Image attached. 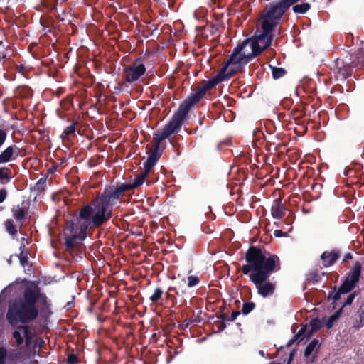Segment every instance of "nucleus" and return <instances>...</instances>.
I'll list each match as a JSON object with an SVG mask.
<instances>
[{
    "label": "nucleus",
    "mask_w": 364,
    "mask_h": 364,
    "mask_svg": "<svg viewBox=\"0 0 364 364\" xmlns=\"http://www.w3.org/2000/svg\"><path fill=\"white\" fill-rule=\"evenodd\" d=\"M247 264L242 267L244 274H249L257 294L263 298L272 296L276 283L268 281L273 272L281 269L279 257L256 246H250L245 253Z\"/></svg>",
    "instance_id": "f257e3e1"
},
{
    "label": "nucleus",
    "mask_w": 364,
    "mask_h": 364,
    "mask_svg": "<svg viewBox=\"0 0 364 364\" xmlns=\"http://www.w3.org/2000/svg\"><path fill=\"white\" fill-rule=\"evenodd\" d=\"M50 305L48 296L41 292L40 287L27 288L24 289L22 297L9 304L6 318L11 327L22 331L28 344L31 336L28 324L38 317L39 306L41 309H47Z\"/></svg>",
    "instance_id": "f03ea898"
},
{
    "label": "nucleus",
    "mask_w": 364,
    "mask_h": 364,
    "mask_svg": "<svg viewBox=\"0 0 364 364\" xmlns=\"http://www.w3.org/2000/svg\"><path fill=\"white\" fill-rule=\"evenodd\" d=\"M200 94L190 95L180 105L171 120L164 127L154 134V144L150 149L149 153L156 154L161 156L166 145L162 142L171 134L176 132L183 123L190 109L200 100Z\"/></svg>",
    "instance_id": "7ed1b4c3"
},
{
    "label": "nucleus",
    "mask_w": 364,
    "mask_h": 364,
    "mask_svg": "<svg viewBox=\"0 0 364 364\" xmlns=\"http://www.w3.org/2000/svg\"><path fill=\"white\" fill-rule=\"evenodd\" d=\"M254 58V56H252V53L245 54L243 52V54L239 55L232 53L225 63V66L220 73L208 81L203 80L198 86L193 90V93L191 95L200 93L201 100L208 90L213 88L226 79L230 78L235 74L242 72L244 65L250 62Z\"/></svg>",
    "instance_id": "20e7f679"
},
{
    "label": "nucleus",
    "mask_w": 364,
    "mask_h": 364,
    "mask_svg": "<svg viewBox=\"0 0 364 364\" xmlns=\"http://www.w3.org/2000/svg\"><path fill=\"white\" fill-rule=\"evenodd\" d=\"M83 209L79 210L76 216H73L70 220H67L63 229L65 237V245L68 251H71L77 247L87 235V231L92 225L89 217L83 215Z\"/></svg>",
    "instance_id": "39448f33"
},
{
    "label": "nucleus",
    "mask_w": 364,
    "mask_h": 364,
    "mask_svg": "<svg viewBox=\"0 0 364 364\" xmlns=\"http://www.w3.org/2000/svg\"><path fill=\"white\" fill-rule=\"evenodd\" d=\"M82 208L83 215L90 218L95 228L101 227L112 216L113 208L98 195Z\"/></svg>",
    "instance_id": "423d86ee"
},
{
    "label": "nucleus",
    "mask_w": 364,
    "mask_h": 364,
    "mask_svg": "<svg viewBox=\"0 0 364 364\" xmlns=\"http://www.w3.org/2000/svg\"><path fill=\"white\" fill-rule=\"evenodd\" d=\"M300 0H279L273 1L266 5L260 14L259 24L267 25L269 27L276 29L282 16L295 3Z\"/></svg>",
    "instance_id": "0eeeda50"
},
{
    "label": "nucleus",
    "mask_w": 364,
    "mask_h": 364,
    "mask_svg": "<svg viewBox=\"0 0 364 364\" xmlns=\"http://www.w3.org/2000/svg\"><path fill=\"white\" fill-rule=\"evenodd\" d=\"M361 272L362 264L360 262L357 261L347 273L346 277L343 278V282L339 288L337 289L336 286H334L331 291H329L328 300H332V304H333L341 299V294L350 292L359 282Z\"/></svg>",
    "instance_id": "6e6552de"
},
{
    "label": "nucleus",
    "mask_w": 364,
    "mask_h": 364,
    "mask_svg": "<svg viewBox=\"0 0 364 364\" xmlns=\"http://www.w3.org/2000/svg\"><path fill=\"white\" fill-rule=\"evenodd\" d=\"M259 25L262 31H257L252 37L249 38L252 56L255 58L259 55L263 50L272 45L275 36V29L269 27L266 24Z\"/></svg>",
    "instance_id": "1a4fd4ad"
},
{
    "label": "nucleus",
    "mask_w": 364,
    "mask_h": 364,
    "mask_svg": "<svg viewBox=\"0 0 364 364\" xmlns=\"http://www.w3.org/2000/svg\"><path fill=\"white\" fill-rule=\"evenodd\" d=\"M127 188L123 183H118L115 186H107L98 196L113 208L124 193L128 191Z\"/></svg>",
    "instance_id": "9d476101"
},
{
    "label": "nucleus",
    "mask_w": 364,
    "mask_h": 364,
    "mask_svg": "<svg viewBox=\"0 0 364 364\" xmlns=\"http://www.w3.org/2000/svg\"><path fill=\"white\" fill-rule=\"evenodd\" d=\"M353 68L354 66L349 59L346 60L340 58H336L333 68L335 79L338 81L347 79L351 76Z\"/></svg>",
    "instance_id": "9b49d317"
},
{
    "label": "nucleus",
    "mask_w": 364,
    "mask_h": 364,
    "mask_svg": "<svg viewBox=\"0 0 364 364\" xmlns=\"http://www.w3.org/2000/svg\"><path fill=\"white\" fill-rule=\"evenodd\" d=\"M138 58L132 65L124 69L125 80L132 83L138 80L146 72L145 65L143 63H138Z\"/></svg>",
    "instance_id": "f8f14e48"
},
{
    "label": "nucleus",
    "mask_w": 364,
    "mask_h": 364,
    "mask_svg": "<svg viewBox=\"0 0 364 364\" xmlns=\"http://www.w3.org/2000/svg\"><path fill=\"white\" fill-rule=\"evenodd\" d=\"M28 204L24 200H23L20 204L14 205L11 208L13 218L20 227L23 225L28 218Z\"/></svg>",
    "instance_id": "ddd939ff"
},
{
    "label": "nucleus",
    "mask_w": 364,
    "mask_h": 364,
    "mask_svg": "<svg viewBox=\"0 0 364 364\" xmlns=\"http://www.w3.org/2000/svg\"><path fill=\"white\" fill-rule=\"evenodd\" d=\"M21 155V149L13 144L0 152V164H7L17 159Z\"/></svg>",
    "instance_id": "4468645a"
},
{
    "label": "nucleus",
    "mask_w": 364,
    "mask_h": 364,
    "mask_svg": "<svg viewBox=\"0 0 364 364\" xmlns=\"http://www.w3.org/2000/svg\"><path fill=\"white\" fill-rule=\"evenodd\" d=\"M341 252L338 250H333L332 251H325L321 255V259L323 262V265L325 267L333 265L336 261L340 257Z\"/></svg>",
    "instance_id": "2eb2a0df"
},
{
    "label": "nucleus",
    "mask_w": 364,
    "mask_h": 364,
    "mask_svg": "<svg viewBox=\"0 0 364 364\" xmlns=\"http://www.w3.org/2000/svg\"><path fill=\"white\" fill-rule=\"evenodd\" d=\"M287 208L284 205L280 198L275 199L273 201L271 213L274 218L275 219H281L282 218L286 213Z\"/></svg>",
    "instance_id": "dca6fc26"
},
{
    "label": "nucleus",
    "mask_w": 364,
    "mask_h": 364,
    "mask_svg": "<svg viewBox=\"0 0 364 364\" xmlns=\"http://www.w3.org/2000/svg\"><path fill=\"white\" fill-rule=\"evenodd\" d=\"M349 60L355 68L358 70H364V49H358L350 55Z\"/></svg>",
    "instance_id": "f3484780"
},
{
    "label": "nucleus",
    "mask_w": 364,
    "mask_h": 364,
    "mask_svg": "<svg viewBox=\"0 0 364 364\" xmlns=\"http://www.w3.org/2000/svg\"><path fill=\"white\" fill-rule=\"evenodd\" d=\"M10 50L9 45L5 46L3 41H0V75L3 74L4 76L6 73L4 71L6 70L8 63H6L7 53L6 51Z\"/></svg>",
    "instance_id": "a211bd4d"
},
{
    "label": "nucleus",
    "mask_w": 364,
    "mask_h": 364,
    "mask_svg": "<svg viewBox=\"0 0 364 364\" xmlns=\"http://www.w3.org/2000/svg\"><path fill=\"white\" fill-rule=\"evenodd\" d=\"M149 173V171L144 168V171L135 177L132 183H125V186L128 187V191L136 188L142 185Z\"/></svg>",
    "instance_id": "6ab92c4d"
},
{
    "label": "nucleus",
    "mask_w": 364,
    "mask_h": 364,
    "mask_svg": "<svg viewBox=\"0 0 364 364\" xmlns=\"http://www.w3.org/2000/svg\"><path fill=\"white\" fill-rule=\"evenodd\" d=\"M321 344L319 343V341L316 338H314L306 347L304 350V356L306 358H309L313 353V351L316 349L318 350L320 348ZM317 357V351L313 355L311 363H314L316 358Z\"/></svg>",
    "instance_id": "aec40b11"
},
{
    "label": "nucleus",
    "mask_w": 364,
    "mask_h": 364,
    "mask_svg": "<svg viewBox=\"0 0 364 364\" xmlns=\"http://www.w3.org/2000/svg\"><path fill=\"white\" fill-rule=\"evenodd\" d=\"M11 173L9 167H0V183L3 185L8 183L12 178Z\"/></svg>",
    "instance_id": "412c9836"
},
{
    "label": "nucleus",
    "mask_w": 364,
    "mask_h": 364,
    "mask_svg": "<svg viewBox=\"0 0 364 364\" xmlns=\"http://www.w3.org/2000/svg\"><path fill=\"white\" fill-rule=\"evenodd\" d=\"M161 156L156 154H151L149 152V156L146 161L144 163V168L151 171L152 168L155 166L156 162L159 160Z\"/></svg>",
    "instance_id": "4be33fe9"
},
{
    "label": "nucleus",
    "mask_w": 364,
    "mask_h": 364,
    "mask_svg": "<svg viewBox=\"0 0 364 364\" xmlns=\"http://www.w3.org/2000/svg\"><path fill=\"white\" fill-rule=\"evenodd\" d=\"M311 9V4L305 2L301 4L294 5L292 10L295 14H304Z\"/></svg>",
    "instance_id": "5701e85b"
},
{
    "label": "nucleus",
    "mask_w": 364,
    "mask_h": 364,
    "mask_svg": "<svg viewBox=\"0 0 364 364\" xmlns=\"http://www.w3.org/2000/svg\"><path fill=\"white\" fill-rule=\"evenodd\" d=\"M4 225L7 232L11 236H15L17 234V228L14 224V220L11 218L6 219L4 222Z\"/></svg>",
    "instance_id": "b1692460"
},
{
    "label": "nucleus",
    "mask_w": 364,
    "mask_h": 364,
    "mask_svg": "<svg viewBox=\"0 0 364 364\" xmlns=\"http://www.w3.org/2000/svg\"><path fill=\"white\" fill-rule=\"evenodd\" d=\"M342 308H340L337 311L332 314L326 323V327L327 329H331L334 323L339 318L342 314Z\"/></svg>",
    "instance_id": "393cba45"
},
{
    "label": "nucleus",
    "mask_w": 364,
    "mask_h": 364,
    "mask_svg": "<svg viewBox=\"0 0 364 364\" xmlns=\"http://www.w3.org/2000/svg\"><path fill=\"white\" fill-rule=\"evenodd\" d=\"M219 318L218 321H215V325L217 326L218 332H222L225 329L227 325L225 323L227 316L225 314L222 313L220 316H218Z\"/></svg>",
    "instance_id": "a878e982"
},
{
    "label": "nucleus",
    "mask_w": 364,
    "mask_h": 364,
    "mask_svg": "<svg viewBox=\"0 0 364 364\" xmlns=\"http://www.w3.org/2000/svg\"><path fill=\"white\" fill-rule=\"evenodd\" d=\"M6 63H8L7 64V66L9 67V66H12L15 68V70L21 73L22 75H26V67L24 66V65L23 64H21V65H16L14 60H12L11 58H8L6 60Z\"/></svg>",
    "instance_id": "bb28decb"
},
{
    "label": "nucleus",
    "mask_w": 364,
    "mask_h": 364,
    "mask_svg": "<svg viewBox=\"0 0 364 364\" xmlns=\"http://www.w3.org/2000/svg\"><path fill=\"white\" fill-rule=\"evenodd\" d=\"M272 74L274 79H279L282 77L287 73V71L283 68L272 67Z\"/></svg>",
    "instance_id": "cd10ccee"
},
{
    "label": "nucleus",
    "mask_w": 364,
    "mask_h": 364,
    "mask_svg": "<svg viewBox=\"0 0 364 364\" xmlns=\"http://www.w3.org/2000/svg\"><path fill=\"white\" fill-rule=\"evenodd\" d=\"M247 46H250V43L249 38L245 39L241 43L238 44L233 50L232 53L235 54H243L242 51Z\"/></svg>",
    "instance_id": "c85d7f7f"
},
{
    "label": "nucleus",
    "mask_w": 364,
    "mask_h": 364,
    "mask_svg": "<svg viewBox=\"0 0 364 364\" xmlns=\"http://www.w3.org/2000/svg\"><path fill=\"white\" fill-rule=\"evenodd\" d=\"M247 46H250V43L249 38L245 39L241 43L238 44L233 50L232 53L235 54H243L242 51Z\"/></svg>",
    "instance_id": "c756f323"
},
{
    "label": "nucleus",
    "mask_w": 364,
    "mask_h": 364,
    "mask_svg": "<svg viewBox=\"0 0 364 364\" xmlns=\"http://www.w3.org/2000/svg\"><path fill=\"white\" fill-rule=\"evenodd\" d=\"M78 124L77 121L72 122V124L68 126L62 134V137H68L71 134H74L75 132V126Z\"/></svg>",
    "instance_id": "7c9ffc66"
},
{
    "label": "nucleus",
    "mask_w": 364,
    "mask_h": 364,
    "mask_svg": "<svg viewBox=\"0 0 364 364\" xmlns=\"http://www.w3.org/2000/svg\"><path fill=\"white\" fill-rule=\"evenodd\" d=\"M164 291L161 288L157 287L154 289L153 294L150 296L149 299L154 302H158L161 299Z\"/></svg>",
    "instance_id": "2f4dec72"
},
{
    "label": "nucleus",
    "mask_w": 364,
    "mask_h": 364,
    "mask_svg": "<svg viewBox=\"0 0 364 364\" xmlns=\"http://www.w3.org/2000/svg\"><path fill=\"white\" fill-rule=\"evenodd\" d=\"M309 326L313 329V331H319L321 327L323 326V324L320 319L318 317L312 318L309 322Z\"/></svg>",
    "instance_id": "473e14b6"
},
{
    "label": "nucleus",
    "mask_w": 364,
    "mask_h": 364,
    "mask_svg": "<svg viewBox=\"0 0 364 364\" xmlns=\"http://www.w3.org/2000/svg\"><path fill=\"white\" fill-rule=\"evenodd\" d=\"M47 176L40 178L36 183L35 190L38 192H43L46 190Z\"/></svg>",
    "instance_id": "72a5a7b5"
},
{
    "label": "nucleus",
    "mask_w": 364,
    "mask_h": 364,
    "mask_svg": "<svg viewBox=\"0 0 364 364\" xmlns=\"http://www.w3.org/2000/svg\"><path fill=\"white\" fill-rule=\"evenodd\" d=\"M255 306H256L255 304L252 301L245 302L242 304V313L244 315L248 314L255 308Z\"/></svg>",
    "instance_id": "f704fd0d"
},
{
    "label": "nucleus",
    "mask_w": 364,
    "mask_h": 364,
    "mask_svg": "<svg viewBox=\"0 0 364 364\" xmlns=\"http://www.w3.org/2000/svg\"><path fill=\"white\" fill-rule=\"evenodd\" d=\"M24 248H25V245H21V247H20V250H21V252L19 255H15L16 257H18L19 258V260H20V263L24 267L25 264L27 263L28 262V255H27V253L26 255H23V251H24Z\"/></svg>",
    "instance_id": "c9c22d12"
},
{
    "label": "nucleus",
    "mask_w": 364,
    "mask_h": 364,
    "mask_svg": "<svg viewBox=\"0 0 364 364\" xmlns=\"http://www.w3.org/2000/svg\"><path fill=\"white\" fill-rule=\"evenodd\" d=\"M358 318L354 323V327L360 328L364 326V310L359 309L358 311Z\"/></svg>",
    "instance_id": "e433bc0d"
},
{
    "label": "nucleus",
    "mask_w": 364,
    "mask_h": 364,
    "mask_svg": "<svg viewBox=\"0 0 364 364\" xmlns=\"http://www.w3.org/2000/svg\"><path fill=\"white\" fill-rule=\"evenodd\" d=\"M360 293V291H354L353 293L350 294L346 299L345 300V301L343 302L342 306L341 308H343L346 306H350L352 304L354 299L355 298L356 296H358Z\"/></svg>",
    "instance_id": "4c0bfd02"
},
{
    "label": "nucleus",
    "mask_w": 364,
    "mask_h": 364,
    "mask_svg": "<svg viewBox=\"0 0 364 364\" xmlns=\"http://www.w3.org/2000/svg\"><path fill=\"white\" fill-rule=\"evenodd\" d=\"M188 279V287H193L194 286H196L200 282V278L197 276L190 275L187 277Z\"/></svg>",
    "instance_id": "58836bf2"
},
{
    "label": "nucleus",
    "mask_w": 364,
    "mask_h": 364,
    "mask_svg": "<svg viewBox=\"0 0 364 364\" xmlns=\"http://www.w3.org/2000/svg\"><path fill=\"white\" fill-rule=\"evenodd\" d=\"M12 337L15 339L18 346H21L23 343V337L21 336L19 331L16 330L12 333Z\"/></svg>",
    "instance_id": "ea45409f"
},
{
    "label": "nucleus",
    "mask_w": 364,
    "mask_h": 364,
    "mask_svg": "<svg viewBox=\"0 0 364 364\" xmlns=\"http://www.w3.org/2000/svg\"><path fill=\"white\" fill-rule=\"evenodd\" d=\"M8 133L6 129L0 128V149L4 145L7 139Z\"/></svg>",
    "instance_id": "a19ab883"
},
{
    "label": "nucleus",
    "mask_w": 364,
    "mask_h": 364,
    "mask_svg": "<svg viewBox=\"0 0 364 364\" xmlns=\"http://www.w3.org/2000/svg\"><path fill=\"white\" fill-rule=\"evenodd\" d=\"M22 353L18 350H12L7 355L11 360H15L21 358Z\"/></svg>",
    "instance_id": "79ce46f5"
},
{
    "label": "nucleus",
    "mask_w": 364,
    "mask_h": 364,
    "mask_svg": "<svg viewBox=\"0 0 364 364\" xmlns=\"http://www.w3.org/2000/svg\"><path fill=\"white\" fill-rule=\"evenodd\" d=\"M7 355V350L4 347H0V364H6Z\"/></svg>",
    "instance_id": "37998d69"
},
{
    "label": "nucleus",
    "mask_w": 364,
    "mask_h": 364,
    "mask_svg": "<svg viewBox=\"0 0 364 364\" xmlns=\"http://www.w3.org/2000/svg\"><path fill=\"white\" fill-rule=\"evenodd\" d=\"M79 362V359L75 354H70L67 358L68 364H75Z\"/></svg>",
    "instance_id": "c03bdc74"
},
{
    "label": "nucleus",
    "mask_w": 364,
    "mask_h": 364,
    "mask_svg": "<svg viewBox=\"0 0 364 364\" xmlns=\"http://www.w3.org/2000/svg\"><path fill=\"white\" fill-rule=\"evenodd\" d=\"M309 282H312L313 283H316L321 279V277L318 273L313 272L311 273L308 277Z\"/></svg>",
    "instance_id": "a18cd8bd"
},
{
    "label": "nucleus",
    "mask_w": 364,
    "mask_h": 364,
    "mask_svg": "<svg viewBox=\"0 0 364 364\" xmlns=\"http://www.w3.org/2000/svg\"><path fill=\"white\" fill-rule=\"evenodd\" d=\"M307 326H308V325L306 324V325L303 326L299 329L298 333L294 336L296 337V338L299 339L301 336L305 337V335H306V330H307Z\"/></svg>",
    "instance_id": "49530a36"
},
{
    "label": "nucleus",
    "mask_w": 364,
    "mask_h": 364,
    "mask_svg": "<svg viewBox=\"0 0 364 364\" xmlns=\"http://www.w3.org/2000/svg\"><path fill=\"white\" fill-rule=\"evenodd\" d=\"M8 196V191L5 188L0 189V203H2Z\"/></svg>",
    "instance_id": "de8ad7c7"
},
{
    "label": "nucleus",
    "mask_w": 364,
    "mask_h": 364,
    "mask_svg": "<svg viewBox=\"0 0 364 364\" xmlns=\"http://www.w3.org/2000/svg\"><path fill=\"white\" fill-rule=\"evenodd\" d=\"M240 314L239 311H232L230 317H227L226 321H233Z\"/></svg>",
    "instance_id": "09e8293b"
},
{
    "label": "nucleus",
    "mask_w": 364,
    "mask_h": 364,
    "mask_svg": "<svg viewBox=\"0 0 364 364\" xmlns=\"http://www.w3.org/2000/svg\"><path fill=\"white\" fill-rule=\"evenodd\" d=\"M274 235L275 237H284L287 235V233L286 232H284L282 230H275L274 232Z\"/></svg>",
    "instance_id": "8fccbe9b"
},
{
    "label": "nucleus",
    "mask_w": 364,
    "mask_h": 364,
    "mask_svg": "<svg viewBox=\"0 0 364 364\" xmlns=\"http://www.w3.org/2000/svg\"><path fill=\"white\" fill-rule=\"evenodd\" d=\"M316 332V331H313V329H311V328H310V329L307 328L305 337L306 338L307 340H309L312 337L314 333Z\"/></svg>",
    "instance_id": "3c124183"
},
{
    "label": "nucleus",
    "mask_w": 364,
    "mask_h": 364,
    "mask_svg": "<svg viewBox=\"0 0 364 364\" xmlns=\"http://www.w3.org/2000/svg\"><path fill=\"white\" fill-rule=\"evenodd\" d=\"M57 168H58V166L57 165H54V166H52L50 168H48V171H47V177L49 174H53L56 171H57Z\"/></svg>",
    "instance_id": "603ef678"
},
{
    "label": "nucleus",
    "mask_w": 364,
    "mask_h": 364,
    "mask_svg": "<svg viewBox=\"0 0 364 364\" xmlns=\"http://www.w3.org/2000/svg\"><path fill=\"white\" fill-rule=\"evenodd\" d=\"M194 322L193 320H189L188 321H184L181 326V328L185 329L189 327L191 324H192Z\"/></svg>",
    "instance_id": "864d4df0"
},
{
    "label": "nucleus",
    "mask_w": 364,
    "mask_h": 364,
    "mask_svg": "<svg viewBox=\"0 0 364 364\" xmlns=\"http://www.w3.org/2000/svg\"><path fill=\"white\" fill-rule=\"evenodd\" d=\"M352 258H353V255L351 253H350V252L346 253L343 258V262H348V260L352 259Z\"/></svg>",
    "instance_id": "5fc2aeb1"
},
{
    "label": "nucleus",
    "mask_w": 364,
    "mask_h": 364,
    "mask_svg": "<svg viewBox=\"0 0 364 364\" xmlns=\"http://www.w3.org/2000/svg\"><path fill=\"white\" fill-rule=\"evenodd\" d=\"M168 291L171 292H174L176 295L180 296L179 291L177 290L176 287H170L168 289Z\"/></svg>",
    "instance_id": "6e6d98bb"
},
{
    "label": "nucleus",
    "mask_w": 364,
    "mask_h": 364,
    "mask_svg": "<svg viewBox=\"0 0 364 364\" xmlns=\"http://www.w3.org/2000/svg\"><path fill=\"white\" fill-rule=\"evenodd\" d=\"M294 355H295V350H292L289 353V359H288V361H287V364H290L291 363V361L293 360V359L294 358Z\"/></svg>",
    "instance_id": "4d7b16f0"
},
{
    "label": "nucleus",
    "mask_w": 364,
    "mask_h": 364,
    "mask_svg": "<svg viewBox=\"0 0 364 364\" xmlns=\"http://www.w3.org/2000/svg\"><path fill=\"white\" fill-rule=\"evenodd\" d=\"M296 340H298V339L296 338L295 336H294L291 340H289L288 341V343H287V347L289 348V347L291 346Z\"/></svg>",
    "instance_id": "13d9d810"
},
{
    "label": "nucleus",
    "mask_w": 364,
    "mask_h": 364,
    "mask_svg": "<svg viewBox=\"0 0 364 364\" xmlns=\"http://www.w3.org/2000/svg\"><path fill=\"white\" fill-rule=\"evenodd\" d=\"M64 92V89L63 88H58L56 92H55V95L58 97H60L61 96V95Z\"/></svg>",
    "instance_id": "bf43d9fd"
},
{
    "label": "nucleus",
    "mask_w": 364,
    "mask_h": 364,
    "mask_svg": "<svg viewBox=\"0 0 364 364\" xmlns=\"http://www.w3.org/2000/svg\"><path fill=\"white\" fill-rule=\"evenodd\" d=\"M166 296L167 299L174 298V296L172 295L170 291H168L166 293Z\"/></svg>",
    "instance_id": "052dcab7"
},
{
    "label": "nucleus",
    "mask_w": 364,
    "mask_h": 364,
    "mask_svg": "<svg viewBox=\"0 0 364 364\" xmlns=\"http://www.w3.org/2000/svg\"><path fill=\"white\" fill-rule=\"evenodd\" d=\"M259 355H261L262 356H264V353L263 350H259Z\"/></svg>",
    "instance_id": "680f3d73"
},
{
    "label": "nucleus",
    "mask_w": 364,
    "mask_h": 364,
    "mask_svg": "<svg viewBox=\"0 0 364 364\" xmlns=\"http://www.w3.org/2000/svg\"><path fill=\"white\" fill-rule=\"evenodd\" d=\"M152 183H153L152 181H148L146 182V185H147V186H150Z\"/></svg>",
    "instance_id": "e2e57ef3"
},
{
    "label": "nucleus",
    "mask_w": 364,
    "mask_h": 364,
    "mask_svg": "<svg viewBox=\"0 0 364 364\" xmlns=\"http://www.w3.org/2000/svg\"><path fill=\"white\" fill-rule=\"evenodd\" d=\"M11 257H12V255H11L10 259H9V261H8V262H9V264H11Z\"/></svg>",
    "instance_id": "0e129e2a"
},
{
    "label": "nucleus",
    "mask_w": 364,
    "mask_h": 364,
    "mask_svg": "<svg viewBox=\"0 0 364 364\" xmlns=\"http://www.w3.org/2000/svg\"><path fill=\"white\" fill-rule=\"evenodd\" d=\"M270 364H279V363H276L275 362H272V363H270Z\"/></svg>",
    "instance_id": "69168bd1"
}]
</instances>
